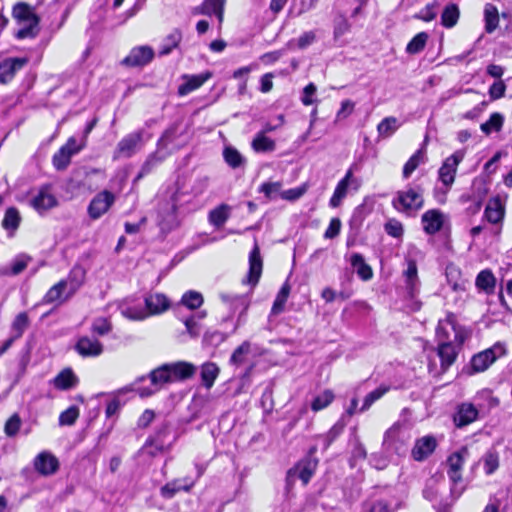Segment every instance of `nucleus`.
<instances>
[{
    "label": "nucleus",
    "mask_w": 512,
    "mask_h": 512,
    "mask_svg": "<svg viewBox=\"0 0 512 512\" xmlns=\"http://www.w3.org/2000/svg\"><path fill=\"white\" fill-rule=\"evenodd\" d=\"M470 337V331L456 323L455 316L448 313L445 319L438 322L436 328V338L438 343L455 342L458 346L462 345Z\"/></svg>",
    "instance_id": "obj_1"
},
{
    "label": "nucleus",
    "mask_w": 512,
    "mask_h": 512,
    "mask_svg": "<svg viewBox=\"0 0 512 512\" xmlns=\"http://www.w3.org/2000/svg\"><path fill=\"white\" fill-rule=\"evenodd\" d=\"M13 16L20 25L16 33L17 38L25 39L36 36L39 18L31 6L26 3H17L13 8Z\"/></svg>",
    "instance_id": "obj_2"
},
{
    "label": "nucleus",
    "mask_w": 512,
    "mask_h": 512,
    "mask_svg": "<svg viewBox=\"0 0 512 512\" xmlns=\"http://www.w3.org/2000/svg\"><path fill=\"white\" fill-rule=\"evenodd\" d=\"M393 207L406 214H411L423 207V189L420 186L408 187L399 191L392 201Z\"/></svg>",
    "instance_id": "obj_3"
},
{
    "label": "nucleus",
    "mask_w": 512,
    "mask_h": 512,
    "mask_svg": "<svg viewBox=\"0 0 512 512\" xmlns=\"http://www.w3.org/2000/svg\"><path fill=\"white\" fill-rule=\"evenodd\" d=\"M180 195L182 193L176 190L171 194L169 201L159 207L157 223L163 232H169L178 225L176 212L180 205Z\"/></svg>",
    "instance_id": "obj_4"
},
{
    "label": "nucleus",
    "mask_w": 512,
    "mask_h": 512,
    "mask_svg": "<svg viewBox=\"0 0 512 512\" xmlns=\"http://www.w3.org/2000/svg\"><path fill=\"white\" fill-rule=\"evenodd\" d=\"M506 354V346L502 342L495 343L492 347L474 355L470 361L474 373H480L488 369L498 358Z\"/></svg>",
    "instance_id": "obj_5"
},
{
    "label": "nucleus",
    "mask_w": 512,
    "mask_h": 512,
    "mask_svg": "<svg viewBox=\"0 0 512 512\" xmlns=\"http://www.w3.org/2000/svg\"><path fill=\"white\" fill-rule=\"evenodd\" d=\"M149 378L151 380L152 387H150V388L142 387L137 390L138 394L142 398L153 395L158 390H160L164 384L174 381L173 371H171L169 364H165V365L153 370L149 374Z\"/></svg>",
    "instance_id": "obj_6"
},
{
    "label": "nucleus",
    "mask_w": 512,
    "mask_h": 512,
    "mask_svg": "<svg viewBox=\"0 0 512 512\" xmlns=\"http://www.w3.org/2000/svg\"><path fill=\"white\" fill-rule=\"evenodd\" d=\"M143 135L144 132L139 130L123 137L117 144L114 159L120 157L129 158L137 153L143 146Z\"/></svg>",
    "instance_id": "obj_7"
},
{
    "label": "nucleus",
    "mask_w": 512,
    "mask_h": 512,
    "mask_svg": "<svg viewBox=\"0 0 512 512\" xmlns=\"http://www.w3.org/2000/svg\"><path fill=\"white\" fill-rule=\"evenodd\" d=\"M317 464V459L310 456L300 460L294 467L288 470V484H293L297 479H300L306 485L314 474Z\"/></svg>",
    "instance_id": "obj_8"
},
{
    "label": "nucleus",
    "mask_w": 512,
    "mask_h": 512,
    "mask_svg": "<svg viewBox=\"0 0 512 512\" xmlns=\"http://www.w3.org/2000/svg\"><path fill=\"white\" fill-rule=\"evenodd\" d=\"M115 195L108 191L103 190L96 194L88 205V215L91 219L97 220L102 217L115 202Z\"/></svg>",
    "instance_id": "obj_9"
},
{
    "label": "nucleus",
    "mask_w": 512,
    "mask_h": 512,
    "mask_svg": "<svg viewBox=\"0 0 512 512\" xmlns=\"http://www.w3.org/2000/svg\"><path fill=\"white\" fill-rule=\"evenodd\" d=\"M464 156V150H457L451 156L447 157L441 165L438 171L439 180L446 187H450L454 183L457 167L464 159Z\"/></svg>",
    "instance_id": "obj_10"
},
{
    "label": "nucleus",
    "mask_w": 512,
    "mask_h": 512,
    "mask_svg": "<svg viewBox=\"0 0 512 512\" xmlns=\"http://www.w3.org/2000/svg\"><path fill=\"white\" fill-rule=\"evenodd\" d=\"M408 439L409 436L404 430L403 425L397 422L385 432L383 445L386 449L399 453Z\"/></svg>",
    "instance_id": "obj_11"
},
{
    "label": "nucleus",
    "mask_w": 512,
    "mask_h": 512,
    "mask_svg": "<svg viewBox=\"0 0 512 512\" xmlns=\"http://www.w3.org/2000/svg\"><path fill=\"white\" fill-rule=\"evenodd\" d=\"M469 455V451L466 447H462L460 450L452 453L447 459L448 466V477L456 485L462 480L461 470Z\"/></svg>",
    "instance_id": "obj_12"
},
{
    "label": "nucleus",
    "mask_w": 512,
    "mask_h": 512,
    "mask_svg": "<svg viewBox=\"0 0 512 512\" xmlns=\"http://www.w3.org/2000/svg\"><path fill=\"white\" fill-rule=\"evenodd\" d=\"M31 206L40 214L56 207L58 200L52 193L50 186H42L38 193L31 199Z\"/></svg>",
    "instance_id": "obj_13"
},
{
    "label": "nucleus",
    "mask_w": 512,
    "mask_h": 512,
    "mask_svg": "<svg viewBox=\"0 0 512 512\" xmlns=\"http://www.w3.org/2000/svg\"><path fill=\"white\" fill-rule=\"evenodd\" d=\"M153 57L154 51L150 46H138L133 48L121 63L128 67H139L150 63Z\"/></svg>",
    "instance_id": "obj_14"
},
{
    "label": "nucleus",
    "mask_w": 512,
    "mask_h": 512,
    "mask_svg": "<svg viewBox=\"0 0 512 512\" xmlns=\"http://www.w3.org/2000/svg\"><path fill=\"white\" fill-rule=\"evenodd\" d=\"M34 468L39 474L50 476L58 471L59 461L52 453L43 451L35 457Z\"/></svg>",
    "instance_id": "obj_15"
},
{
    "label": "nucleus",
    "mask_w": 512,
    "mask_h": 512,
    "mask_svg": "<svg viewBox=\"0 0 512 512\" xmlns=\"http://www.w3.org/2000/svg\"><path fill=\"white\" fill-rule=\"evenodd\" d=\"M194 485L195 480L189 477L173 479L161 487L160 495L164 499H172L177 493L181 491L190 492Z\"/></svg>",
    "instance_id": "obj_16"
},
{
    "label": "nucleus",
    "mask_w": 512,
    "mask_h": 512,
    "mask_svg": "<svg viewBox=\"0 0 512 512\" xmlns=\"http://www.w3.org/2000/svg\"><path fill=\"white\" fill-rule=\"evenodd\" d=\"M28 60L23 57L6 58L0 60V82L7 83L13 79L16 72L21 70Z\"/></svg>",
    "instance_id": "obj_17"
},
{
    "label": "nucleus",
    "mask_w": 512,
    "mask_h": 512,
    "mask_svg": "<svg viewBox=\"0 0 512 512\" xmlns=\"http://www.w3.org/2000/svg\"><path fill=\"white\" fill-rule=\"evenodd\" d=\"M435 437L427 435L416 440L411 455L416 461H423L428 458L436 449Z\"/></svg>",
    "instance_id": "obj_18"
},
{
    "label": "nucleus",
    "mask_w": 512,
    "mask_h": 512,
    "mask_svg": "<svg viewBox=\"0 0 512 512\" xmlns=\"http://www.w3.org/2000/svg\"><path fill=\"white\" fill-rule=\"evenodd\" d=\"M353 184H355L354 188L357 189L359 184L357 180L353 178L352 170L349 169L344 178L338 182L334 190V193L330 199V206L333 208L338 207L341 204L342 200L346 197L348 187Z\"/></svg>",
    "instance_id": "obj_19"
},
{
    "label": "nucleus",
    "mask_w": 512,
    "mask_h": 512,
    "mask_svg": "<svg viewBox=\"0 0 512 512\" xmlns=\"http://www.w3.org/2000/svg\"><path fill=\"white\" fill-rule=\"evenodd\" d=\"M75 349L82 357H97L100 356L104 350L99 340L88 336L80 337L76 343Z\"/></svg>",
    "instance_id": "obj_20"
},
{
    "label": "nucleus",
    "mask_w": 512,
    "mask_h": 512,
    "mask_svg": "<svg viewBox=\"0 0 512 512\" xmlns=\"http://www.w3.org/2000/svg\"><path fill=\"white\" fill-rule=\"evenodd\" d=\"M423 229L427 234H435L441 230L445 215L438 209H431L422 215Z\"/></svg>",
    "instance_id": "obj_21"
},
{
    "label": "nucleus",
    "mask_w": 512,
    "mask_h": 512,
    "mask_svg": "<svg viewBox=\"0 0 512 512\" xmlns=\"http://www.w3.org/2000/svg\"><path fill=\"white\" fill-rule=\"evenodd\" d=\"M477 417V408L471 403H463L458 407L454 422L457 427H463L474 422Z\"/></svg>",
    "instance_id": "obj_22"
},
{
    "label": "nucleus",
    "mask_w": 512,
    "mask_h": 512,
    "mask_svg": "<svg viewBox=\"0 0 512 512\" xmlns=\"http://www.w3.org/2000/svg\"><path fill=\"white\" fill-rule=\"evenodd\" d=\"M212 77V73L207 71L198 75L184 76L185 82L178 88L180 95H187L188 93L201 87L207 80Z\"/></svg>",
    "instance_id": "obj_23"
},
{
    "label": "nucleus",
    "mask_w": 512,
    "mask_h": 512,
    "mask_svg": "<svg viewBox=\"0 0 512 512\" xmlns=\"http://www.w3.org/2000/svg\"><path fill=\"white\" fill-rule=\"evenodd\" d=\"M145 305L149 316L163 313L170 307V302L164 294L155 293L145 298Z\"/></svg>",
    "instance_id": "obj_24"
},
{
    "label": "nucleus",
    "mask_w": 512,
    "mask_h": 512,
    "mask_svg": "<svg viewBox=\"0 0 512 512\" xmlns=\"http://www.w3.org/2000/svg\"><path fill=\"white\" fill-rule=\"evenodd\" d=\"M406 290L411 297H414L419 289L418 270L416 262L407 260V269L404 271Z\"/></svg>",
    "instance_id": "obj_25"
},
{
    "label": "nucleus",
    "mask_w": 512,
    "mask_h": 512,
    "mask_svg": "<svg viewBox=\"0 0 512 512\" xmlns=\"http://www.w3.org/2000/svg\"><path fill=\"white\" fill-rule=\"evenodd\" d=\"M504 216V203L499 195L491 198L485 209V217L490 223H498Z\"/></svg>",
    "instance_id": "obj_26"
},
{
    "label": "nucleus",
    "mask_w": 512,
    "mask_h": 512,
    "mask_svg": "<svg viewBox=\"0 0 512 512\" xmlns=\"http://www.w3.org/2000/svg\"><path fill=\"white\" fill-rule=\"evenodd\" d=\"M455 342L438 343V356L441 359V367L443 370L448 369L456 360L457 350Z\"/></svg>",
    "instance_id": "obj_27"
},
{
    "label": "nucleus",
    "mask_w": 512,
    "mask_h": 512,
    "mask_svg": "<svg viewBox=\"0 0 512 512\" xmlns=\"http://www.w3.org/2000/svg\"><path fill=\"white\" fill-rule=\"evenodd\" d=\"M253 358V351L249 342H243L238 346L230 357V364L240 367L249 363Z\"/></svg>",
    "instance_id": "obj_28"
},
{
    "label": "nucleus",
    "mask_w": 512,
    "mask_h": 512,
    "mask_svg": "<svg viewBox=\"0 0 512 512\" xmlns=\"http://www.w3.org/2000/svg\"><path fill=\"white\" fill-rule=\"evenodd\" d=\"M220 298L227 307L233 310V312H236L238 310L244 311L247 309L249 305V300L246 295H233L222 293L220 294Z\"/></svg>",
    "instance_id": "obj_29"
},
{
    "label": "nucleus",
    "mask_w": 512,
    "mask_h": 512,
    "mask_svg": "<svg viewBox=\"0 0 512 512\" xmlns=\"http://www.w3.org/2000/svg\"><path fill=\"white\" fill-rule=\"evenodd\" d=\"M78 382L76 375L70 368L62 370L54 379L53 384L57 389L68 390Z\"/></svg>",
    "instance_id": "obj_30"
},
{
    "label": "nucleus",
    "mask_w": 512,
    "mask_h": 512,
    "mask_svg": "<svg viewBox=\"0 0 512 512\" xmlns=\"http://www.w3.org/2000/svg\"><path fill=\"white\" fill-rule=\"evenodd\" d=\"M351 265L356 269L358 276L364 280H370L373 276L371 267L365 263L364 258L359 253H353L350 257Z\"/></svg>",
    "instance_id": "obj_31"
},
{
    "label": "nucleus",
    "mask_w": 512,
    "mask_h": 512,
    "mask_svg": "<svg viewBox=\"0 0 512 512\" xmlns=\"http://www.w3.org/2000/svg\"><path fill=\"white\" fill-rule=\"evenodd\" d=\"M475 284L479 290L492 293L495 288L496 278L491 270L485 269L477 275Z\"/></svg>",
    "instance_id": "obj_32"
},
{
    "label": "nucleus",
    "mask_w": 512,
    "mask_h": 512,
    "mask_svg": "<svg viewBox=\"0 0 512 512\" xmlns=\"http://www.w3.org/2000/svg\"><path fill=\"white\" fill-rule=\"evenodd\" d=\"M182 40V32L180 29H174L170 34H168L160 47L159 54L160 55H168L172 52L173 49L177 48L179 43Z\"/></svg>",
    "instance_id": "obj_33"
},
{
    "label": "nucleus",
    "mask_w": 512,
    "mask_h": 512,
    "mask_svg": "<svg viewBox=\"0 0 512 512\" xmlns=\"http://www.w3.org/2000/svg\"><path fill=\"white\" fill-rule=\"evenodd\" d=\"M231 208L227 204H221L209 213V221L212 225L219 228L224 225L230 216Z\"/></svg>",
    "instance_id": "obj_34"
},
{
    "label": "nucleus",
    "mask_w": 512,
    "mask_h": 512,
    "mask_svg": "<svg viewBox=\"0 0 512 512\" xmlns=\"http://www.w3.org/2000/svg\"><path fill=\"white\" fill-rule=\"evenodd\" d=\"M219 367L213 362L204 363L201 367V378L206 388L210 389L219 375Z\"/></svg>",
    "instance_id": "obj_35"
},
{
    "label": "nucleus",
    "mask_w": 512,
    "mask_h": 512,
    "mask_svg": "<svg viewBox=\"0 0 512 512\" xmlns=\"http://www.w3.org/2000/svg\"><path fill=\"white\" fill-rule=\"evenodd\" d=\"M243 285H249V292L252 293L253 287L256 284V242L249 254V271L242 279Z\"/></svg>",
    "instance_id": "obj_36"
},
{
    "label": "nucleus",
    "mask_w": 512,
    "mask_h": 512,
    "mask_svg": "<svg viewBox=\"0 0 512 512\" xmlns=\"http://www.w3.org/2000/svg\"><path fill=\"white\" fill-rule=\"evenodd\" d=\"M459 8L456 4H449L445 7L441 15V24L446 28L454 27L459 19Z\"/></svg>",
    "instance_id": "obj_37"
},
{
    "label": "nucleus",
    "mask_w": 512,
    "mask_h": 512,
    "mask_svg": "<svg viewBox=\"0 0 512 512\" xmlns=\"http://www.w3.org/2000/svg\"><path fill=\"white\" fill-rule=\"evenodd\" d=\"M169 366L171 371H173L174 381L189 378L195 372V367L187 362H177L174 364H169Z\"/></svg>",
    "instance_id": "obj_38"
},
{
    "label": "nucleus",
    "mask_w": 512,
    "mask_h": 512,
    "mask_svg": "<svg viewBox=\"0 0 512 512\" xmlns=\"http://www.w3.org/2000/svg\"><path fill=\"white\" fill-rule=\"evenodd\" d=\"M399 128V123L395 117L384 118L377 126V131L380 137L389 138Z\"/></svg>",
    "instance_id": "obj_39"
},
{
    "label": "nucleus",
    "mask_w": 512,
    "mask_h": 512,
    "mask_svg": "<svg viewBox=\"0 0 512 512\" xmlns=\"http://www.w3.org/2000/svg\"><path fill=\"white\" fill-rule=\"evenodd\" d=\"M485 30L492 33L498 26L499 15L497 8L492 4H486L484 9Z\"/></svg>",
    "instance_id": "obj_40"
},
{
    "label": "nucleus",
    "mask_w": 512,
    "mask_h": 512,
    "mask_svg": "<svg viewBox=\"0 0 512 512\" xmlns=\"http://www.w3.org/2000/svg\"><path fill=\"white\" fill-rule=\"evenodd\" d=\"M223 157L225 162L233 169L241 167L245 162L240 152L231 146L224 148Z\"/></svg>",
    "instance_id": "obj_41"
},
{
    "label": "nucleus",
    "mask_w": 512,
    "mask_h": 512,
    "mask_svg": "<svg viewBox=\"0 0 512 512\" xmlns=\"http://www.w3.org/2000/svg\"><path fill=\"white\" fill-rule=\"evenodd\" d=\"M425 153L422 149L417 150L405 163L403 167V177L409 178L417 167L424 162Z\"/></svg>",
    "instance_id": "obj_42"
},
{
    "label": "nucleus",
    "mask_w": 512,
    "mask_h": 512,
    "mask_svg": "<svg viewBox=\"0 0 512 512\" xmlns=\"http://www.w3.org/2000/svg\"><path fill=\"white\" fill-rule=\"evenodd\" d=\"M67 286H68V282L61 280L60 282H58L57 284H55L48 290V292L44 296L43 301L45 303H54L57 301L61 302L63 300V293H64L65 289L67 288Z\"/></svg>",
    "instance_id": "obj_43"
},
{
    "label": "nucleus",
    "mask_w": 512,
    "mask_h": 512,
    "mask_svg": "<svg viewBox=\"0 0 512 512\" xmlns=\"http://www.w3.org/2000/svg\"><path fill=\"white\" fill-rule=\"evenodd\" d=\"M85 278V271L81 267H74L68 278L65 280L68 282L69 294H73L83 283Z\"/></svg>",
    "instance_id": "obj_44"
},
{
    "label": "nucleus",
    "mask_w": 512,
    "mask_h": 512,
    "mask_svg": "<svg viewBox=\"0 0 512 512\" xmlns=\"http://www.w3.org/2000/svg\"><path fill=\"white\" fill-rule=\"evenodd\" d=\"M334 397V393L331 390H324L313 399L311 403L312 410L317 412L326 408L332 403Z\"/></svg>",
    "instance_id": "obj_45"
},
{
    "label": "nucleus",
    "mask_w": 512,
    "mask_h": 512,
    "mask_svg": "<svg viewBox=\"0 0 512 512\" xmlns=\"http://www.w3.org/2000/svg\"><path fill=\"white\" fill-rule=\"evenodd\" d=\"M389 391V386L381 385L372 392L368 393L363 401V405L360 408V412L368 410L374 402L382 398Z\"/></svg>",
    "instance_id": "obj_46"
},
{
    "label": "nucleus",
    "mask_w": 512,
    "mask_h": 512,
    "mask_svg": "<svg viewBox=\"0 0 512 512\" xmlns=\"http://www.w3.org/2000/svg\"><path fill=\"white\" fill-rule=\"evenodd\" d=\"M290 293V286L288 284H284L280 291L278 292L276 299L273 303L271 313L273 315H278L284 310L285 303L288 299Z\"/></svg>",
    "instance_id": "obj_47"
},
{
    "label": "nucleus",
    "mask_w": 512,
    "mask_h": 512,
    "mask_svg": "<svg viewBox=\"0 0 512 512\" xmlns=\"http://www.w3.org/2000/svg\"><path fill=\"white\" fill-rule=\"evenodd\" d=\"M29 261L30 257L26 255H20L11 263L9 271L7 268H2L0 272L3 275H18L27 267Z\"/></svg>",
    "instance_id": "obj_48"
},
{
    "label": "nucleus",
    "mask_w": 512,
    "mask_h": 512,
    "mask_svg": "<svg viewBox=\"0 0 512 512\" xmlns=\"http://www.w3.org/2000/svg\"><path fill=\"white\" fill-rule=\"evenodd\" d=\"M181 303L187 308L194 310L203 304V296L197 291L190 290L184 293L181 298Z\"/></svg>",
    "instance_id": "obj_49"
},
{
    "label": "nucleus",
    "mask_w": 512,
    "mask_h": 512,
    "mask_svg": "<svg viewBox=\"0 0 512 512\" xmlns=\"http://www.w3.org/2000/svg\"><path fill=\"white\" fill-rule=\"evenodd\" d=\"M484 470L487 475L493 474L499 467V455L495 450L487 451L483 456Z\"/></svg>",
    "instance_id": "obj_50"
},
{
    "label": "nucleus",
    "mask_w": 512,
    "mask_h": 512,
    "mask_svg": "<svg viewBox=\"0 0 512 512\" xmlns=\"http://www.w3.org/2000/svg\"><path fill=\"white\" fill-rule=\"evenodd\" d=\"M504 122V118L500 113H493L489 120L482 123L480 128L485 134H490L493 130L500 131Z\"/></svg>",
    "instance_id": "obj_51"
},
{
    "label": "nucleus",
    "mask_w": 512,
    "mask_h": 512,
    "mask_svg": "<svg viewBox=\"0 0 512 512\" xmlns=\"http://www.w3.org/2000/svg\"><path fill=\"white\" fill-rule=\"evenodd\" d=\"M72 156L73 154L62 146L53 156L54 167L57 170L65 169L69 165Z\"/></svg>",
    "instance_id": "obj_52"
},
{
    "label": "nucleus",
    "mask_w": 512,
    "mask_h": 512,
    "mask_svg": "<svg viewBox=\"0 0 512 512\" xmlns=\"http://www.w3.org/2000/svg\"><path fill=\"white\" fill-rule=\"evenodd\" d=\"M428 39V34L425 32H420L416 36L412 38V40L407 44L406 51L410 54L419 53L424 49L426 42Z\"/></svg>",
    "instance_id": "obj_53"
},
{
    "label": "nucleus",
    "mask_w": 512,
    "mask_h": 512,
    "mask_svg": "<svg viewBox=\"0 0 512 512\" xmlns=\"http://www.w3.org/2000/svg\"><path fill=\"white\" fill-rule=\"evenodd\" d=\"M29 325V318L25 312L19 313L13 323H12V331L14 332V338H20L24 331L27 329Z\"/></svg>",
    "instance_id": "obj_54"
},
{
    "label": "nucleus",
    "mask_w": 512,
    "mask_h": 512,
    "mask_svg": "<svg viewBox=\"0 0 512 512\" xmlns=\"http://www.w3.org/2000/svg\"><path fill=\"white\" fill-rule=\"evenodd\" d=\"M121 314L130 320H144L148 317V313L142 307L122 306Z\"/></svg>",
    "instance_id": "obj_55"
},
{
    "label": "nucleus",
    "mask_w": 512,
    "mask_h": 512,
    "mask_svg": "<svg viewBox=\"0 0 512 512\" xmlns=\"http://www.w3.org/2000/svg\"><path fill=\"white\" fill-rule=\"evenodd\" d=\"M20 216L16 208L7 209L2 225L5 229L15 230L19 226Z\"/></svg>",
    "instance_id": "obj_56"
},
{
    "label": "nucleus",
    "mask_w": 512,
    "mask_h": 512,
    "mask_svg": "<svg viewBox=\"0 0 512 512\" xmlns=\"http://www.w3.org/2000/svg\"><path fill=\"white\" fill-rule=\"evenodd\" d=\"M260 191L264 193V195L268 199H277L280 197V194L282 192V183L281 182H268L263 183L261 185Z\"/></svg>",
    "instance_id": "obj_57"
},
{
    "label": "nucleus",
    "mask_w": 512,
    "mask_h": 512,
    "mask_svg": "<svg viewBox=\"0 0 512 512\" xmlns=\"http://www.w3.org/2000/svg\"><path fill=\"white\" fill-rule=\"evenodd\" d=\"M438 6L439 3L437 1L427 4L415 17L425 22H430L436 18Z\"/></svg>",
    "instance_id": "obj_58"
},
{
    "label": "nucleus",
    "mask_w": 512,
    "mask_h": 512,
    "mask_svg": "<svg viewBox=\"0 0 512 512\" xmlns=\"http://www.w3.org/2000/svg\"><path fill=\"white\" fill-rule=\"evenodd\" d=\"M360 512H390L389 505L383 500L365 502Z\"/></svg>",
    "instance_id": "obj_59"
},
{
    "label": "nucleus",
    "mask_w": 512,
    "mask_h": 512,
    "mask_svg": "<svg viewBox=\"0 0 512 512\" xmlns=\"http://www.w3.org/2000/svg\"><path fill=\"white\" fill-rule=\"evenodd\" d=\"M112 329L111 323L108 321V319L100 317L93 321L91 330L93 333L104 336L108 334Z\"/></svg>",
    "instance_id": "obj_60"
},
{
    "label": "nucleus",
    "mask_w": 512,
    "mask_h": 512,
    "mask_svg": "<svg viewBox=\"0 0 512 512\" xmlns=\"http://www.w3.org/2000/svg\"><path fill=\"white\" fill-rule=\"evenodd\" d=\"M79 416V409L76 406H71L63 411L59 416L60 425H72L75 423Z\"/></svg>",
    "instance_id": "obj_61"
},
{
    "label": "nucleus",
    "mask_w": 512,
    "mask_h": 512,
    "mask_svg": "<svg viewBox=\"0 0 512 512\" xmlns=\"http://www.w3.org/2000/svg\"><path fill=\"white\" fill-rule=\"evenodd\" d=\"M21 426V419L18 414H13L5 423L4 431L7 436H15Z\"/></svg>",
    "instance_id": "obj_62"
},
{
    "label": "nucleus",
    "mask_w": 512,
    "mask_h": 512,
    "mask_svg": "<svg viewBox=\"0 0 512 512\" xmlns=\"http://www.w3.org/2000/svg\"><path fill=\"white\" fill-rule=\"evenodd\" d=\"M276 148V142L274 139L264 135V133H258V152H272Z\"/></svg>",
    "instance_id": "obj_63"
},
{
    "label": "nucleus",
    "mask_w": 512,
    "mask_h": 512,
    "mask_svg": "<svg viewBox=\"0 0 512 512\" xmlns=\"http://www.w3.org/2000/svg\"><path fill=\"white\" fill-rule=\"evenodd\" d=\"M305 192H306L305 186L296 187V188H292V189H288V190H284V191L282 190V192L280 194V198L284 199V200H288V201H295V200L299 199L300 197H302Z\"/></svg>",
    "instance_id": "obj_64"
}]
</instances>
